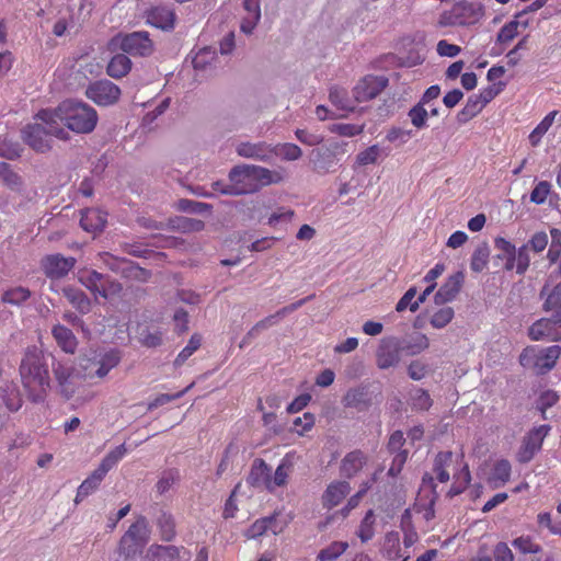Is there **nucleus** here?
<instances>
[{"mask_svg": "<svg viewBox=\"0 0 561 561\" xmlns=\"http://www.w3.org/2000/svg\"><path fill=\"white\" fill-rule=\"evenodd\" d=\"M247 14L242 18L241 31L251 34L261 18L260 0H244Z\"/></svg>", "mask_w": 561, "mask_h": 561, "instance_id": "nucleus-30", "label": "nucleus"}, {"mask_svg": "<svg viewBox=\"0 0 561 561\" xmlns=\"http://www.w3.org/2000/svg\"><path fill=\"white\" fill-rule=\"evenodd\" d=\"M530 265L528 245L523 244L516 249L514 270L518 275H524Z\"/></svg>", "mask_w": 561, "mask_h": 561, "instance_id": "nucleus-56", "label": "nucleus"}, {"mask_svg": "<svg viewBox=\"0 0 561 561\" xmlns=\"http://www.w3.org/2000/svg\"><path fill=\"white\" fill-rule=\"evenodd\" d=\"M276 518L274 516L263 517L255 520L245 531V537L249 539L257 538L264 535L268 529H272L273 534H276V530L273 528V524H275Z\"/></svg>", "mask_w": 561, "mask_h": 561, "instance_id": "nucleus-42", "label": "nucleus"}, {"mask_svg": "<svg viewBox=\"0 0 561 561\" xmlns=\"http://www.w3.org/2000/svg\"><path fill=\"white\" fill-rule=\"evenodd\" d=\"M247 483L253 488L273 491L271 468L263 459H255L247 478Z\"/></svg>", "mask_w": 561, "mask_h": 561, "instance_id": "nucleus-17", "label": "nucleus"}, {"mask_svg": "<svg viewBox=\"0 0 561 561\" xmlns=\"http://www.w3.org/2000/svg\"><path fill=\"white\" fill-rule=\"evenodd\" d=\"M494 247L499 251L496 259L505 261L504 270L507 272L514 271L516 247L503 237L494 239Z\"/></svg>", "mask_w": 561, "mask_h": 561, "instance_id": "nucleus-28", "label": "nucleus"}, {"mask_svg": "<svg viewBox=\"0 0 561 561\" xmlns=\"http://www.w3.org/2000/svg\"><path fill=\"white\" fill-rule=\"evenodd\" d=\"M85 95L100 106H108L118 101L121 89L110 80H99L88 87Z\"/></svg>", "mask_w": 561, "mask_h": 561, "instance_id": "nucleus-10", "label": "nucleus"}, {"mask_svg": "<svg viewBox=\"0 0 561 561\" xmlns=\"http://www.w3.org/2000/svg\"><path fill=\"white\" fill-rule=\"evenodd\" d=\"M489 257H490V247L486 242H482L474 249V251L471 255V260H470L471 271H473L474 273L482 272L488 266Z\"/></svg>", "mask_w": 561, "mask_h": 561, "instance_id": "nucleus-37", "label": "nucleus"}, {"mask_svg": "<svg viewBox=\"0 0 561 561\" xmlns=\"http://www.w3.org/2000/svg\"><path fill=\"white\" fill-rule=\"evenodd\" d=\"M528 336L533 341L559 342L561 341V321L552 316L541 318L529 327Z\"/></svg>", "mask_w": 561, "mask_h": 561, "instance_id": "nucleus-12", "label": "nucleus"}, {"mask_svg": "<svg viewBox=\"0 0 561 561\" xmlns=\"http://www.w3.org/2000/svg\"><path fill=\"white\" fill-rule=\"evenodd\" d=\"M131 69V60L125 54H117L107 64L106 72L114 79L125 77Z\"/></svg>", "mask_w": 561, "mask_h": 561, "instance_id": "nucleus-33", "label": "nucleus"}, {"mask_svg": "<svg viewBox=\"0 0 561 561\" xmlns=\"http://www.w3.org/2000/svg\"><path fill=\"white\" fill-rule=\"evenodd\" d=\"M375 522L376 518L374 511H367L357 530V536L362 542H367L373 539L375 535Z\"/></svg>", "mask_w": 561, "mask_h": 561, "instance_id": "nucleus-46", "label": "nucleus"}, {"mask_svg": "<svg viewBox=\"0 0 561 561\" xmlns=\"http://www.w3.org/2000/svg\"><path fill=\"white\" fill-rule=\"evenodd\" d=\"M175 18L174 11L163 5L153 7L147 12V23L163 31L174 28Z\"/></svg>", "mask_w": 561, "mask_h": 561, "instance_id": "nucleus-19", "label": "nucleus"}, {"mask_svg": "<svg viewBox=\"0 0 561 561\" xmlns=\"http://www.w3.org/2000/svg\"><path fill=\"white\" fill-rule=\"evenodd\" d=\"M558 115V111H551L548 113L541 122L534 128V130L529 134V142L533 147H537L543 135L549 130L552 126L556 116Z\"/></svg>", "mask_w": 561, "mask_h": 561, "instance_id": "nucleus-38", "label": "nucleus"}, {"mask_svg": "<svg viewBox=\"0 0 561 561\" xmlns=\"http://www.w3.org/2000/svg\"><path fill=\"white\" fill-rule=\"evenodd\" d=\"M517 19L518 18L515 16V20L505 23L500 28L496 36V42L499 44H508L518 35V26L522 22Z\"/></svg>", "mask_w": 561, "mask_h": 561, "instance_id": "nucleus-52", "label": "nucleus"}, {"mask_svg": "<svg viewBox=\"0 0 561 561\" xmlns=\"http://www.w3.org/2000/svg\"><path fill=\"white\" fill-rule=\"evenodd\" d=\"M387 84L388 79L383 76H366L354 87V98L357 102H367L381 93Z\"/></svg>", "mask_w": 561, "mask_h": 561, "instance_id": "nucleus-14", "label": "nucleus"}, {"mask_svg": "<svg viewBox=\"0 0 561 561\" xmlns=\"http://www.w3.org/2000/svg\"><path fill=\"white\" fill-rule=\"evenodd\" d=\"M329 99H330V102L337 110L352 112L355 108L353 102L347 96L346 90L343 88L332 87L330 89Z\"/></svg>", "mask_w": 561, "mask_h": 561, "instance_id": "nucleus-41", "label": "nucleus"}, {"mask_svg": "<svg viewBox=\"0 0 561 561\" xmlns=\"http://www.w3.org/2000/svg\"><path fill=\"white\" fill-rule=\"evenodd\" d=\"M104 477L95 469L78 488L76 502L82 501L84 497L95 491L101 484Z\"/></svg>", "mask_w": 561, "mask_h": 561, "instance_id": "nucleus-39", "label": "nucleus"}, {"mask_svg": "<svg viewBox=\"0 0 561 561\" xmlns=\"http://www.w3.org/2000/svg\"><path fill=\"white\" fill-rule=\"evenodd\" d=\"M400 344L394 337L382 339L377 352L376 363L380 369H388L400 362Z\"/></svg>", "mask_w": 561, "mask_h": 561, "instance_id": "nucleus-15", "label": "nucleus"}, {"mask_svg": "<svg viewBox=\"0 0 561 561\" xmlns=\"http://www.w3.org/2000/svg\"><path fill=\"white\" fill-rule=\"evenodd\" d=\"M157 527L162 540L172 541L175 538V522L171 514L165 512L161 513L157 519Z\"/></svg>", "mask_w": 561, "mask_h": 561, "instance_id": "nucleus-40", "label": "nucleus"}, {"mask_svg": "<svg viewBox=\"0 0 561 561\" xmlns=\"http://www.w3.org/2000/svg\"><path fill=\"white\" fill-rule=\"evenodd\" d=\"M202 335L194 333L188 340L187 345L178 354L173 365L181 367L202 345Z\"/></svg>", "mask_w": 561, "mask_h": 561, "instance_id": "nucleus-44", "label": "nucleus"}, {"mask_svg": "<svg viewBox=\"0 0 561 561\" xmlns=\"http://www.w3.org/2000/svg\"><path fill=\"white\" fill-rule=\"evenodd\" d=\"M35 117L47 124L54 137L61 140L69 139V133L61 124L77 134H89L94 130L99 119L92 106L72 100L61 102L55 110H41Z\"/></svg>", "mask_w": 561, "mask_h": 561, "instance_id": "nucleus-1", "label": "nucleus"}, {"mask_svg": "<svg viewBox=\"0 0 561 561\" xmlns=\"http://www.w3.org/2000/svg\"><path fill=\"white\" fill-rule=\"evenodd\" d=\"M465 283V274L461 271L450 275L435 294L436 304L453 301L461 290Z\"/></svg>", "mask_w": 561, "mask_h": 561, "instance_id": "nucleus-16", "label": "nucleus"}, {"mask_svg": "<svg viewBox=\"0 0 561 561\" xmlns=\"http://www.w3.org/2000/svg\"><path fill=\"white\" fill-rule=\"evenodd\" d=\"M32 296L31 290L27 287L14 286L5 289L1 295V301L5 305L21 307Z\"/></svg>", "mask_w": 561, "mask_h": 561, "instance_id": "nucleus-34", "label": "nucleus"}, {"mask_svg": "<svg viewBox=\"0 0 561 561\" xmlns=\"http://www.w3.org/2000/svg\"><path fill=\"white\" fill-rule=\"evenodd\" d=\"M559 401V394L553 390L543 391L538 399V409L542 413L543 419H546L547 409L553 407Z\"/></svg>", "mask_w": 561, "mask_h": 561, "instance_id": "nucleus-64", "label": "nucleus"}, {"mask_svg": "<svg viewBox=\"0 0 561 561\" xmlns=\"http://www.w3.org/2000/svg\"><path fill=\"white\" fill-rule=\"evenodd\" d=\"M111 45L135 57H148L154 50L153 42L147 31L117 34L112 38Z\"/></svg>", "mask_w": 561, "mask_h": 561, "instance_id": "nucleus-7", "label": "nucleus"}, {"mask_svg": "<svg viewBox=\"0 0 561 561\" xmlns=\"http://www.w3.org/2000/svg\"><path fill=\"white\" fill-rule=\"evenodd\" d=\"M483 8L480 4L466 1L455 3L450 10L444 11L438 20L439 26L472 25L483 16Z\"/></svg>", "mask_w": 561, "mask_h": 561, "instance_id": "nucleus-6", "label": "nucleus"}, {"mask_svg": "<svg viewBox=\"0 0 561 561\" xmlns=\"http://www.w3.org/2000/svg\"><path fill=\"white\" fill-rule=\"evenodd\" d=\"M551 426L542 424L530 430L523 438L522 446L517 453V461L520 463L529 462L541 449L543 439L548 436Z\"/></svg>", "mask_w": 561, "mask_h": 561, "instance_id": "nucleus-9", "label": "nucleus"}, {"mask_svg": "<svg viewBox=\"0 0 561 561\" xmlns=\"http://www.w3.org/2000/svg\"><path fill=\"white\" fill-rule=\"evenodd\" d=\"M454 314L451 307H443L432 316L430 322L433 328L443 329L453 320Z\"/></svg>", "mask_w": 561, "mask_h": 561, "instance_id": "nucleus-57", "label": "nucleus"}, {"mask_svg": "<svg viewBox=\"0 0 561 561\" xmlns=\"http://www.w3.org/2000/svg\"><path fill=\"white\" fill-rule=\"evenodd\" d=\"M46 126H42L38 123L28 124L26 125L22 131L21 136L23 141L28 145L33 150L36 152H47L50 150V136H54L49 131V126L45 124Z\"/></svg>", "mask_w": 561, "mask_h": 561, "instance_id": "nucleus-11", "label": "nucleus"}, {"mask_svg": "<svg viewBox=\"0 0 561 561\" xmlns=\"http://www.w3.org/2000/svg\"><path fill=\"white\" fill-rule=\"evenodd\" d=\"M152 553L159 561H187L191 558L190 550L176 546H154Z\"/></svg>", "mask_w": 561, "mask_h": 561, "instance_id": "nucleus-27", "label": "nucleus"}, {"mask_svg": "<svg viewBox=\"0 0 561 561\" xmlns=\"http://www.w3.org/2000/svg\"><path fill=\"white\" fill-rule=\"evenodd\" d=\"M106 222L107 214L98 208H88L81 214L80 226L88 232H101Z\"/></svg>", "mask_w": 561, "mask_h": 561, "instance_id": "nucleus-23", "label": "nucleus"}, {"mask_svg": "<svg viewBox=\"0 0 561 561\" xmlns=\"http://www.w3.org/2000/svg\"><path fill=\"white\" fill-rule=\"evenodd\" d=\"M119 352L117 350H111L84 359L81 366L84 370L85 377L91 379H102L106 377L107 374L119 364Z\"/></svg>", "mask_w": 561, "mask_h": 561, "instance_id": "nucleus-8", "label": "nucleus"}, {"mask_svg": "<svg viewBox=\"0 0 561 561\" xmlns=\"http://www.w3.org/2000/svg\"><path fill=\"white\" fill-rule=\"evenodd\" d=\"M0 180L13 191H19L23 183L22 178L7 162H0Z\"/></svg>", "mask_w": 561, "mask_h": 561, "instance_id": "nucleus-43", "label": "nucleus"}, {"mask_svg": "<svg viewBox=\"0 0 561 561\" xmlns=\"http://www.w3.org/2000/svg\"><path fill=\"white\" fill-rule=\"evenodd\" d=\"M75 368L71 364L57 360L53 363V373L55 376L56 381L58 382L59 387L61 388V392L65 394L67 399H69L73 390H69L68 386L70 382V379L73 375Z\"/></svg>", "mask_w": 561, "mask_h": 561, "instance_id": "nucleus-25", "label": "nucleus"}, {"mask_svg": "<svg viewBox=\"0 0 561 561\" xmlns=\"http://www.w3.org/2000/svg\"><path fill=\"white\" fill-rule=\"evenodd\" d=\"M347 548L348 543L346 541H333L330 546L320 550L317 559L318 561H335Z\"/></svg>", "mask_w": 561, "mask_h": 561, "instance_id": "nucleus-45", "label": "nucleus"}, {"mask_svg": "<svg viewBox=\"0 0 561 561\" xmlns=\"http://www.w3.org/2000/svg\"><path fill=\"white\" fill-rule=\"evenodd\" d=\"M331 130L340 136L353 137L363 133L364 125L340 123L334 124Z\"/></svg>", "mask_w": 561, "mask_h": 561, "instance_id": "nucleus-63", "label": "nucleus"}, {"mask_svg": "<svg viewBox=\"0 0 561 561\" xmlns=\"http://www.w3.org/2000/svg\"><path fill=\"white\" fill-rule=\"evenodd\" d=\"M273 152V147L264 141L256 144L241 142L237 147V153L240 157L255 159L264 162L271 160Z\"/></svg>", "mask_w": 561, "mask_h": 561, "instance_id": "nucleus-21", "label": "nucleus"}, {"mask_svg": "<svg viewBox=\"0 0 561 561\" xmlns=\"http://www.w3.org/2000/svg\"><path fill=\"white\" fill-rule=\"evenodd\" d=\"M456 457L457 455L455 456L450 450L439 451L435 456L433 462V472L438 482L446 483L449 481L450 474L448 469L450 467H453L454 470L456 469Z\"/></svg>", "mask_w": 561, "mask_h": 561, "instance_id": "nucleus-22", "label": "nucleus"}, {"mask_svg": "<svg viewBox=\"0 0 561 561\" xmlns=\"http://www.w3.org/2000/svg\"><path fill=\"white\" fill-rule=\"evenodd\" d=\"M123 286L119 282L104 275L99 295L105 299H114L121 297Z\"/></svg>", "mask_w": 561, "mask_h": 561, "instance_id": "nucleus-49", "label": "nucleus"}, {"mask_svg": "<svg viewBox=\"0 0 561 561\" xmlns=\"http://www.w3.org/2000/svg\"><path fill=\"white\" fill-rule=\"evenodd\" d=\"M456 465L453 474L454 482L448 491L450 497L461 494L471 482V473L468 463L463 461V454L457 455Z\"/></svg>", "mask_w": 561, "mask_h": 561, "instance_id": "nucleus-18", "label": "nucleus"}, {"mask_svg": "<svg viewBox=\"0 0 561 561\" xmlns=\"http://www.w3.org/2000/svg\"><path fill=\"white\" fill-rule=\"evenodd\" d=\"M273 156H278L286 161H296L302 156L300 147L291 142L278 144L273 147Z\"/></svg>", "mask_w": 561, "mask_h": 561, "instance_id": "nucleus-48", "label": "nucleus"}, {"mask_svg": "<svg viewBox=\"0 0 561 561\" xmlns=\"http://www.w3.org/2000/svg\"><path fill=\"white\" fill-rule=\"evenodd\" d=\"M560 355L561 346L559 345L548 347L530 345L520 353L519 363L523 367L533 369L537 375H545L554 368Z\"/></svg>", "mask_w": 561, "mask_h": 561, "instance_id": "nucleus-4", "label": "nucleus"}, {"mask_svg": "<svg viewBox=\"0 0 561 561\" xmlns=\"http://www.w3.org/2000/svg\"><path fill=\"white\" fill-rule=\"evenodd\" d=\"M551 185L547 181H540L530 193V202L540 205L547 201Z\"/></svg>", "mask_w": 561, "mask_h": 561, "instance_id": "nucleus-62", "label": "nucleus"}, {"mask_svg": "<svg viewBox=\"0 0 561 561\" xmlns=\"http://www.w3.org/2000/svg\"><path fill=\"white\" fill-rule=\"evenodd\" d=\"M19 375L28 401L44 402L50 389V377L44 354L36 346L25 350L19 366Z\"/></svg>", "mask_w": 561, "mask_h": 561, "instance_id": "nucleus-3", "label": "nucleus"}, {"mask_svg": "<svg viewBox=\"0 0 561 561\" xmlns=\"http://www.w3.org/2000/svg\"><path fill=\"white\" fill-rule=\"evenodd\" d=\"M380 156V148L378 145H373L365 150L360 151L356 157V162L359 165L373 164Z\"/></svg>", "mask_w": 561, "mask_h": 561, "instance_id": "nucleus-61", "label": "nucleus"}, {"mask_svg": "<svg viewBox=\"0 0 561 561\" xmlns=\"http://www.w3.org/2000/svg\"><path fill=\"white\" fill-rule=\"evenodd\" d=\"M127 454L125 444H122L111 450L101 461L96 470L105 477L107 472L113 469Z\"/></svg>", "mask_w": 561, "mask_h": 561, "instance_id": "nucleus-36", "label": "nucleus"}, {"mask_svg": "<svg viewBox=\"0 0 561 561\" xmlns=\"http://www.w3.org/2000/svg\"><path fill=\"white\" fill-rule=\"evenodd\" d=\"M346 408L360 409L367 405L366 393L363 389H350L343 398Z\"/></svg>", "mask_w": 561, "mask_h": 561, "instance_id": "nucleus-54", "label": "nucleus"}, {"mask_svg": "<svg viewBox=\"0 0 561 561\" xmlns=\"http://www.w3.org/2000/svg\"><path fill=\"white\" fill-rule=\"evenodd\" d=\"M411 401L412 408L420 411H427L433 404L430 393L421 388L414 390Z\"/></svg>", "mask_w": 561, "mask_h": 561, "instance_id": "nucleus-58", "label": "nucleus"}, {"mask_svg": "<svg viewBox=\"0 0 561 561\" xmlns=\"http://www.w3.org/2000/svg\"><path fill=\"white\" fill-rule=\"evenodd\" d=\"M385 551L387 558L397 560L400 558V540L397 533H390L386 536Z\"/></svg>", "mask_w": 561, "mask_h": 561, "instance_id": "nucleus-60", "label": "nucleus"}, {"mask_svg": "<svg viewBox=\"0 0 561 561\" xmlns=\"http://www.w3.org/2000/svg\"><path fill=\"white\" fill-rule=\"evenodd\" d=\"M150 529L145 516H139L128 527L118 543V553L125 558L140 554L149 541Z\"/></svg>", "mask_w": 561, "mask_h": 561, "instance_id": "nucleus-5", "label": "nucleus"}, {"mask_svg": "<svg viewBox=\"0 0 561 561\" xmlns=\"http://www.w3.org/2000/svg\"><path fill=\"white\" fill-rule=\"evenodd\" d=\"M23 404V400L19 389L12 385L7 383L1 388L0 408H5L9 412H18Z\"/></svg>", "mask_w": 561, "mask_h": 561, "instance_id": "nucleus-29", "label": "nucleus"}, {"mask_svg": "<svg viewBox=\"0 0 561 561\" xmlns=\"http://www.w3.org/2000/svg\"><path fill=\"white\" fill-rule=\"evenodd\" d=\"M51 335L61 351L71 355L76 353L78 340L69 328L59 323L55 324L51 328Z\"/></svg>", "mask_w": 561, "mask_h": 561, "instance_id": "nucleus-24", "label": "nucleus"}, {"mask_svg": "<svg viewBox=\"0 0 561 561\" xmlns=\"http://www.w3.org/2000/svg\"><path fill=\"white\" fill-rule=\"evenodd\" d=\"M75 265V257H66L59 253L46 255L41 261V267L44 274L50 279L65 277Z\"/></svg>", "mask_w": 561, "mask_h": 561, "instance_id": "nucleus-13", "label": "nucleus"}, {"mask_svg": "<svg viewBox=\"0 0 561 561\" xmlns=\"http://www.w3.org/2000/svg\"><path fill=\"white\" fill-rule=\"evenodd\" d=\"M513 546L515 549L519 550L522 553H539L541 551V547L534 542V540L529 536H520L513 540Z\"/></svg>", "mask_w": 561, "mask_h": 561, "instance_id": "nucleus-59", "label": "nucleus"}, {"mask_svg": "<svg viewBox=\"0 0 561 561\" xmlns=\"http://www.w3.org/2000/svg\"><path fill=\"white\" fill-rule=\"evenodd\" d=\"M62 295L80 313L87 314L91 310V301L81 289L65 286L62 288Z\"/></svg>", "mask_w": 561, "mask_h": 561, "instance_id": "nucleus-31", "label": "nucleus"}, {"mask_svg": "<svg viewBox=\"0 0 561 561\" xmlns=\"http://www.w3.org/2000/svg\"><path fill=\"white\" fill-rule=\"evenodd\" d=\"M283 180L280 171L242 164L231 169L228 185L215 182L213 188L225 195H244L255 193L263 186L280 183Z\"/></svg>", "mask_w": 561, "mask_h": 561, "instance_id": "nucleus-2", "label": "nucleus"}, {"mask_svg": "<svg viewBox=\"0 0 561 561\" xmlns=\"http://www.w3.org/2000/svg\"><path fill=\"white\" fill-rule=\"evenodd\" d=\"M127 454L125 444H122L111 450L101 461L96 470L105 477L107 472L113 469Z\"/></svg>", "mask_w": 561, "mask_h": 561, "instance_id": "nucleus-35", "label": "nucleus"}, {"mask_svg": "<svg viewBox=\"0 0 561 561\" xmlns=\"http://www.w3.org/2000/svg\"><path fill=\"white\" fill-rule=\"evenodd\" d=\"M351 485L346 481H334L330 483L322 494L321 503L327 510L337 506L350 493Z\"/></svg>", "mask_w": 561, "mask_h": 561, "instance_id": "nucleus-20", "label": "nucleus"}, {"mask_svg": "<svg viewBox=\"0 0 561 561\" xmlns=\"http://www.w3.org/2000/svg\"><path fill=\"white\" fill-rule=\"evenodd\" d=\"M543 309L547 312H550L558 321H561V289L559 287H554L553 290L548 295Z\"/></svg>", "mask_w": 561, "mask_h": 561, "instance_id": "nucleus-50", "label": "nucleus"}, {"mask_svg": "<svg viewBox=\"0 0 561 561\" xmlns=\"http://www.w3.org/2000/svg\"><path fill=\"white\" fill-rule=\"evenodd\" d=\"M366 462V457L363 451L354 450L348 453L342 460L341 472L347 477H354Z\"/></svg>", "mask_w": 561, "mask_h": 561, "instance_id": "nucleus-32", "label": "nucleus"}, {"mask_svg": "<svg viewBox=\"0 0 561 561\" xmlns=\"http://www.w3.org/2000/svg\"><path fill=\"white\" fill-rule=\"evenodd\" d=\"M408 117L416 129H424L427 127L428 112L425 105L417 102L409 110Z\"/></svg>", "mask_w": 561, "mask_h": 561, "instance_id": "nucleus-47", "label": "nucleus"}, {"mask_svg": "<svg viewBox=\"0 0 561 561\" xmlns=\"http://www.w3.org/2000/svg\"><path fill=\"white\" fill-rule=\"evenodd\" d=\"M103 277L104 275L96 271H87L81 273L79 279L90 291L99 295Z\"/></svg>", "mask_w": 561, "mask_h": 561, "instance_id": "nucleus-53", "label": "nucleus"}, {"mask_svg": "<svg viewBox=\"0 0 561 561\" xmlns=\"http://www.w3.org/2000/svg\"><path fill=\"white\" fill-rule=\"evenodd\" d=\"M306 300L305 299H301L295 304H291L289 306H286L284 308H282L280 310H278L276 313L274 314H271L264 319H262L261 321H259L247 334V337H253L257 334L259 331L261 330H265L274 324L277 323L278 319L285 317L286 314L295 311L297 308H299L300 306L304 305Z\"/></svg>", "mask_w": 561, "mask_h": 561, "instance_id": "nucleus-26", "label": "nucleus"}, {"mask_svg": "<svg viewBox=\"0 0 561 561\" xmlns=\"http://www.w3.org/2000/svg\"><path fill=\"white\" fill-rule=\"evenodd\" d=\"M125 266L123 267V272L127 277L139 280V282H148L151 277L150 271L140 267L131 261H123Z\"/></svg>", "mask_w": 561, "mask_h": 561, "instance_id": "nucleus-55", "label": "nucleus"}, {"mask_svg": "<svg viewBox=\"0 0 561 561\" xmlns=\"http://www.w3.org/2000/svg\"><path fill=\"white\" fill-rule=\"evenodd\" d=\"M483 102H481V98L477 95H472L468 99L465 107L458 114V119L460 122H467L471 119L477 114H479L483 108Z\"/></svg>", "mask_w": 561, "mask_h": 561, "instance_id": "nucleus-51", "label": "nucleus"}]
</instances>
